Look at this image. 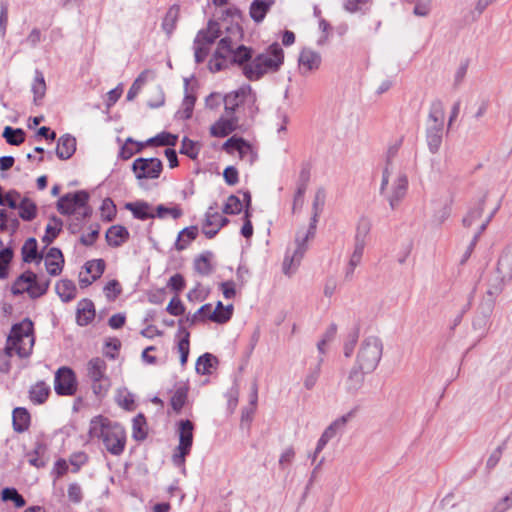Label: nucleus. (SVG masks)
<instances>
[{"instance_id":"46","label":"nucleus","mask_w":512,"mask_h":512,"mask_svg":"<svg viewBox=\"0 0 512 512\" xmlns=\"http://www.w3.org/2000/svg\"><path fill=\"white\" fill-rule=\"evenodd\" d=\"M185 86H188V81L185 80ZM196 98L194 95L186 91L182 101L181 108L177 111L176 116L180 119H189L192 116Z\"/></svg>"},{"instance_id":"21","label":"nucleus","mask_w":512,"mask_h":512,"mask_svg":"<svg viewBox=\"0 0 512 512\" xmlns=\"http://www.w3.org/2000/svg\"><path fill=\"white\" fill-rule=\"evenodd\" d=\"M321 61V55L318 52L310 48H304L300 52L298 59L299 69L302 74H307L308 72L319 69Z\"/></svg>"},{"instance_id":"55","label":"nucleus","mask_w":512,"mask_h":512,"mask_svg":"<svg viewBox=\"0 0 512 512\" xmlns=\"http://www.w3.org/2000/svg\"><path fill=\"white\" fill-rule=\"evenodd\" d=\"M85 270L88 275L97 280L105 270V262L102 259L88 261L85 264Z\"/></svg>"},{"instance_id":"15","label":"nucleus","mask_w":512,"mask_h":512,"mask_svg":"<svg viewBox=\"0 0 512 512\" xmlns=\"http://www.w3.org/2000/svg\"><path fill=\"white\" fill-rule=\"evenodd\" d=\"M222 149L229 155H237L241 161L248 165H252L257 159V152L253 146L241 137H230L222 145Z\"/></svg>"},{"instance_id":"38","label":"nucleus","mask_w":512,"mask_h":512,"mask_svg":"<svg viewBox=\"0 0 512 512\" xmlns=\"http://www.w3.org/2000/svg\"><path fill=\"white\" fill-rule=\"evenodd\" d=\"M371 226L372 223L369 218L365 216L360 217L356 225L354 242L367 245Z\"/></svg>"},{"instance_id":"31","label":"nucleus","mask_w":512,"mask_h":512,"mask_svg":"<svg viewBox=\"0 0 512 512\" xmlns=\"http://www.w3.org/2000/svg\"><path fill=\"white\" fill-rule=\"evenodd\" d=\"M177 338V349L180 354V363L181 365H185L189 355V347H190V333L187 329L180 327L176 334Z\"/></svg>"},{"instance_id":"30","label":"nucleus","mask_w":512,"mask_h":512,"mask_svg":"<svg viewBox=\"0 0 512 512\" xmlns=\"http://www.w3.org/2000/svg\"><path fill=\"white\" fill-rule=\"evenodd\" d=\"M13 429L18 433L25 432L30 425V414L23 407H17L12 413Z\"/></svg>"},{"instance_id":"54","label":"nucleus","mask_w":512,"mask_h":512,"mask_svg":"<svg viewBox=\"0 0 512 512\" xmlns=\"http://www.w3.org/2000/svg\"><path fill=\"white\" fill-rule=\"evenodd\" d=\"M1 499L3 501H12L17 508H21L25 505V499L18 493L15 488H4L1 491Z\"/></svg>"},{"instance_id":"13","label":"nucleus","mask_w":512,"mask_h":512,"mask_svg":"<svg viewBox=\"0 0 512 512\" xmlns=\"http://www.w3.org/2000/svg\"><path fill=\"white\" fill-rule=\"evenodd\" d=\"M194 425L190 420H181L178 423L179 444L172 456L174 465L184 466L185 458L190 453L193 444Z\"/></svg>"},{"instance_id":"50","label":"nucleus","mask_w":512,"mask_h":512,"mask_svg":"<svg viewBox=\"0 0 512 512\" xmlns=\"http://www.w3.org/2000/svg\"><path fill=\"white\" fill-rule=\"evenodd\" d=\"M144 148V144L136 142L132 138H127L120 149V157L124 160L131 158L135 153H139Z\"/></svg>"},{"instance_id":"40","label":"nucleus","mask_w":512,"mask_h":512,"mask_svg":"<svg viewBox=\"0 0 512 512\" xmlns=\"http://www.w3.org/2000/svg\"><path fill=\"white\" fill-rule=\"evenodd\" d=\"M198 229L195 226L186 227L181 230L175 242V248L179 251L184 250L196 238Z\"/></svg>"},{"instance_id":"43","label":"nucleus","mask_w":512,"mask_h":512,"mask_svg":"<svg viewBox=\"0 0 512 512\" xmlns=\"http://www.w3.org/2000/svg\"><path fill=\"white\" fill-rule=\"evenodd\" d=\"M50 388L44 382L33 385L29 391V398L34 404H42L48 398Z\"/></svg>"},{"instance_id":"26","label":"nucleus","mask_w":512,"mask_h":512,"mask_svg":"<svg viewBox=\"0 0 512 512\" xmlns=\"http://www.w3.org/2000/svg\"><path fill=\"white\" fill-rule=\"evenodd\" d=\"M76 150V139L69 135H63L58 139L56 154L60 159H69Z\"/></svg>"},{"instance_id":"37","label":"nucleus","mask_w":512,"mask_h":512,"mask_svg":"<svg viewBox=\"0 0 512 512\" xmlns=\"http://www.w3.org/2000/svg\"><path fill=\"white\" fill-rule=\"evenodd\" d=\"M154 78V72L151 70H144L135 79L130 89L127 92V100H133L141 91L143 86L151 79Z\"/></svg>"},{"instance_id":"49","label":"nucleus","mask_w":512,"mask_h":512,"mask_svg":"<svg viewBox=\"0 0 512 512\" xmlns=\"http://www.w3.org/2000/svg\"><path fill=\"white\" fill-rule=\"evenodd\" d=\"M2 136L10 145H20L25 140V132L20 128H12L6 126L3 130Z\"/></svg>"},{"instance_id":"24","label":"nucleus","mask_w":512,"mask_h":512,"mask_svg":"<svg viewBox=\"0 0 512 512\" xmlns=\"http://www.w3.org/2000/svg\"><path fill=\"white\" fill-rule=\"evenodd\" d=\"M356 410H350L344 415L336 418L330 423L328 427L323 431L330 440L335 438L337 435L342 434L345 430L347 423L354 417Z\"/></svg>"},{"instance_id":"16","label":"nucleus","mask_w":512,"mask_h":512,"mask_svg":"<svg viewBox=\"0 0 512 512\" xmlns=\"http://www.w3.org/2000/svg\"><path fill=\"white\" fill-rule=\"evenodd\" d=\"M233 305H223L221 301H218L216 306L208 303L199 308V310L193 315L192 322H194L198 315L209 319L212 322L223 324L230 320L233 314Z\"/></svg>"},{"instance_id":"7","label":"nucleus","mask_w":512,"mask_h":512,"mask_svg":"<svg viewBox=\"0 0 512 512\" xmlns=\"http://www.w3.org/2000/svg\"><path fill=\"white\" fill-rule=\"evenodd\" d=\"M33 346V323L25 319L12 327L5 351L8 356L17 355L23 358L31 354Z\"/></svg>"},{"instance_id":"44","label":"nucleus","mask_w":512,"mask_h":512,"mask_svg":"<svg viewBox=\"0 0 512 512\" xmlns=\"http://www.w3.org/2000/svg\"><path fill=\"white\" fill-rule=\"evenodd\" d=\"M216 364V357L209 353H205L197 359L195 369L199 374L208 375L212 373Z\"/></svg>"},{"instance_id":"6","label":"nucleus","mask_w":512,"mask_h":512,"mask_svg":"<svg viewBox=\"0 0 512 512\" xmlns=\"http://www.w3.org/2000/svg\"><path fill=\"white\" fill-rule=\"evenodd\" d=\"M257 96L251 86L244 84L224 95V109L227 115L238 112L237 116L253 118L257 112Z\"/></svg>"},{"instance_id":"32","label":"nucleus","mask_w":512,"mask_h":512,"mask_svg":"<svg viewBox=\"0 0 512 512\" xmlns=\"http://www.w3.org/2000/svg\"><path fill=\"white\" fill-rule=\"evenodd\" d=\"M22 259L26 263H39L42 256L38 253V244L35 238H29L25 241L21 249Z\"/></svg>"},{"instance_id":"17","label":"nucleus","mask_w":512,"mask_h":512,"mask_svg":"<svg viewBox=\"0 0 512 512\" xmlns=\"http://www.w3.org/2000/svg\"><path fill=\"white\" fill-rule=\"evenodd\" d=\"M500 283L488 290L490 295H498L503 287L512 279V244L502 252L497 265Z\"/></svg>"},{"instance_id":"19","label":"nucleus","mask_w":512,"mask_h":512,"mask_svg":"<svg viewBox=\"0 0 512 512\" xmlns=\"http://www.w3.org/2000/svg\"><path fill=\"white\" fill-rule=\"evenodd\" d=\"M228 220L224 218L214 207L210 206L205 213L202 231L208 238H213Z\"/></svg>"},{"instance_id":"53","label":"nucleus","mask_w":512,"mask_h":512,"mask_svg":"<svg viewBox=\"0 0 512 512\" xmlns=\"http://www.w3.org/2000/svg\"><path fill=\"white\" fill-rule=\"evenodd\" d=\"M188 389L181 386L175 390L171 397V406L174 411L179 412L186 403Z\"/></svg>"},{"instance_id":"11","label":"nucleus","mask_w":512,"mask_h":512,"mask_svg":"<svg viewBox=\"0 0 512 512\" xmlns=\"http://www.w3.org/2000/svg\"><path fill=\"white\" fill-rule=\"evenodd\" d=\"M163 164L158 158H136L132 163V171L140 186L146 181L158 179L162 173Z\"/></svg>"},{"instance_id":"22","label":"nucleus","mask_w":512,"mask_h":512,"mask_svg":"<svg viewBox=\"0 0 512 512\" xmlns=\"http://www.w3.org/2000/svg\"><path fill=\"white\" fill-rule=\"evenodd\" d=\"M44 264L49 275H59L62 272L64 265L62 252L58 248H50L44 256Z\"/></svg>"},{"instance_id":"10","label":"nucleus","mask_w":512,"mask_h":512,"mask_svg":"<svg viewBox=\"0 0 512 512\" xmlns=\"http://www.w3.org/2000/svg\"><path fill=\"white\" fill-rule=\"evenodd\" d=\"M87 376L92 383L93 392L97 396H103L110 387V381L106 376L107 365L100 357L92 358L87 363Z\"/></svg>"},{"instance_id":"47","label":"nucleus","mask_w":512,"mask_h":512,"mask_svg":"<svg viewBox=\"0 0 512 512\" xmlns=\"http://www.w3.org/2000/svg\"><path fill=\"white\" fill-rule=\"evenodd\" d=\"M63 226V222L61 219L57 217H52L49 219V222L46 226L45 235L43 236V242L46 244H50L53 240L58 236Z\"/></svg>"},{"instance_id":"59","label":"nucleus","mask_w":512,"mask_h":512,"mask_svg":"<svg viewBox=\"0 0 512 512\" xmlns=\"http://www.w3.org/2000/svg\"><path fill=\"white\" fill-rule=\"evenodd\" d=\"M295 449L292 446H288L281 452L278 460L279 467L284 470L292 464L295 458Z\"/></svg>"},{"instance_id":"34","label":"nucleus","mask_w":512,"mask_h":512,"mask_svg":"<svg viewBox=\"0 0 512 512\" xmlns=\"http://www.w3.org/2000/svg\"><path fill=\"white\" fill-rule=\"evenodd\" d=\"M365 247L366 245L364 244L354 242L353 251L350 255L349 262L345 270L346 279L352 278L356 267L361 263Z\"/></svg>"},{"instance_id":"1","label":"nucleus","mask_w":512,"mask_h":512,"mask_svg":"<svg viewBox=\"0 0 512 512\" xmlns=\"http://www.w3.org/2000/svg\"><path fill=\"white\" fill-rule=\"evenodd\" d=\"M326 194L323 188H319L314 196L312 204V216L307 228L299 229L295 240L291 243L285 253L282 264V271L286 276H292L297 271L307 249L308 241L315 235L318 218L325 205Z\"/></svg>"},{"instance_id":"41","label":"nucleus","mask_w":512,"mask_h":512,"mask_svg":"<svg viewBox=\"0 0 512 512\" xmlns=\"http://www.w3.org/2000/svg\"><path fill=\"white\" fill-rule=\"evenodd\" d=\"M32 93L34 95V103L38 104L45 95L46 92V82L44 75L41 71L36 70L34 73V79L31 86Z\"/></svg>"},{"instance_id":"56","label":"nucleus","mask_w":512,"mask_h":512,"mask_svg":"<svg viewBox=\"0 0 512 512\" xmlns=\"http://www.w3.org/2000/svg\"><path fill=\"white\" fill-rule=\"evenodd\" d=\"M199 145L193 140L184 137L182 139L180 153L188 156L191 159H196L199 154Z\"/></svg>"},{"instance_id":"45","label":"nucleus","mask_w":512,"mask_h":512,"mask_svg":"<svg viewBox=\"0 0 512 512\" xmlns=\"http://www.w3.org/2000/svg\"><path fill=\"white\" fill-rule=\"evenodd\" d=\"M445 112L440 101L433 102L430 108L427 125L444 126Z\"/></svg>"},{"instance_id":"57","label":"nucleus","mask_w":512,"mask_h":512,"mask_svg":"<svg viewBox=\"0 0 512 512\" xmlns=\"http://www.w3.org/2000/svg\"><path fill=\"white\" fill-rule=\"evenodd\" d=\"M13 257L12 251L5 248L0 251V279L8 277V266Z\"/></svg>"},{"instance_id":"62","label":"nucleus","mask_w":512,"mask_h":512,"mask_svg":"<svg viewBox=\"0 0 512 512\" xmlns=\"http://www.w3.org/2000/svg\"><path fill=\"white\" fill-rule=\"evenodd\" d=\"M49 443L45 436L39 437L36 442L33 451L36 455L43 457L44 459H47L49 461Z\"/></svg>"},{"instance_id":"5","label":"nucleus","mask_w":512,"mask_h":512,"mask_svg":"<svg viewBox=\"0 0 512 512\" xmlns=\"http://www.w3.org/2000/svg\"><path fill=\"white\" fill-rule=\"evenodd\" d=\"M284 52L278 43L257 55L253 60H247L242 64V72L249 80H258L269 72L277 71L283 64Z\"/></svg>"},{"instance_id":"23","label":"nucleus","mask_w":512,"mask_h":512,"mask_svg":"<svg viewBox=\"0 0 512 512\" xmlns=\"http://www.w3.org/2000/svg\"><path fill=\"white\" fill-rule=\"evenodd\" d=\"M365 373L357 366L349 372L344 381V389L348 394L356 395L361 391L364 386Z\"/></svg>"},{"instance_id":"52","label":"nucleus","mask_w":512,"mask_h":512,"mask_svg":"<svg viewBox=\"0 0 512 512\" xmlns=\"http://www.w3.org/2000/svg\"><path fill=\"white\" fill-rule=\"evenodd\" d=\"M178 140V136L168 133V132H162L155 137L150 138L147 141V144L149 145H156V146H174Z\"/></svg>"},{"instance_id":"51","label":"nucleus","mask_w":512,"mask_h":512,"mask_svg":"<svg viewBox=\"0 0 512 512\" xmlns=\"http://www.w3.org/2000/svg\"><path fill=\"white\" fill-rule=\"evenodd\" d=\"M183 215L182 209L178 205L166 207L165 205H158L155 207V218L165 219L171 217L172 219H178Z\"/></svg>"},{"instance_id":"64","label":"nucleus","mask_w":512,"mask_h":512,"mask_svg":"<svg viewBox=\"0 0 512 512\" xmlns=\"http://www.w3.org/2000/svg\"><path fill=\"white\" fill-rule=\"evenodd\" d=\"M166 310L173 316H179L184 313V306L178 297H174L170 300Z\"/></svg>"},{"instance_id":"8","label":"nucleus","mask_w":512,"mask_h":512,"mask_svg":"<svg viewBox=\"0 0 512 512\" xmlns=\"http://www.w3.org/2000/svg\"><path fill=\"white\" fill-rule=\"evenodd\" d=\"M383 354V343L376 336H368L364 338L359 346L356 358V365L363 372H373Z\"/></svg>"},{"instance_id":"12","label":"nucleus","mask_w":512,"mask_h":512,"mask_svg":"<svg viewBox=\"0 0 512 512\" xmlns=\"http://www.w3.org/2000/svg\"><path fill=\"white\" fill-rule=\"evenodd\" d=\"M221 35L219 24L209 21L207 28L198 32L194 40V57L197 63L203 62L209 52L210 45Z\"/></svg>"},{"instance_id":"33","label":"nucleus","mask_w":512,"mask_h":512,"mask_svg":"<svg viewBox=\"0 0 512 512\" xmlns=\"http://www.w3.org/2000/svg\"><path fill=\"white\" fill-rule=\"evenodd\" d=\"M273 4L274 0H253L250 5L251 18L257 23L261 22Z\"/></svg>"},{"instance_id":"63","label":"nucleus","mask_w":512,"mask_h":512,"mask_svg":"<svg viewBox=\"0 0 512 512\" xmlns=\"http://www.w3.org/2000/svg\"><path fill=\"white\" fill-rule=\"evenodd\" d=\"M120 292V284L116 280L109 281L104 287V293L108 300H114Z\"/></svg>"},{"instance_id":"14","label":"nucleus","mask_w":512,"mask_h":512,"mask_svg":"<svg viewBox=\"0 0 512 512\" xmlns=\"http://www.w3.org/2000/svg\"><path fill=\"white\" fill-rule=\"evenodd\" d=\"M88 194L85 191H77L68 193L59 198L57 209L63 215H86Z\"/></svg>"},{"instance_id":"48","label":"nucleus","mask_w":512,"mask_h":512,"mask_svg":"<svg viewBox=\"0 0 512 512\" xmlns=\"http://www.w3.org/2000/svg\"><path fill=\"white\" fill-rule=\"evenodd\" d=\"M484 212V201L481 200L474 207L470 208L467 214L464 216L462 222L463 225L467 228L472 227L476 222H478Z\"/></svg>"},{"instance_id":"25","label":"nucleus","mask_w":512,"mask_h":512,"mask_svg":"<svg viewBox=\"0 0 512 512\" xmlns=\"http://www.w3.org/2000/svg\"><path fill=\"white\" fill-rule=\"evenodd\" d=\"M243 202H245L246 210L251 203V196L249 192L243 193V200H241L238 196L231 195L227 198L226 203L223 208V212L226 214H237L240 213L244 207Z\"/></svg>"},{"instance_id":"18","label":"nucleus","mask_w":512,"mask_h":512,"mask_svg":"<svg viewBox=\"0 0 512 512\" xmlns=\"http://www.w3.org/2000/svg\"><path fill=\"white\" fill-rule=\"evenodd\" d=\"M54 388L59 395H74L77 390V382L73 370L68 367L59 368L55 374Z\"/></svg>"},{"instance_id":"3","label":"nucleus","mask_w":512,"mask_h":512,"mask_svg":"<svg viewBox=\"0 0 512 512\" xmlns=\"http://www.w3.org/2000/svg\"><path fill=\"white\" fill-rule=\"evenodd\" d=\"M91 439L101 441L106 450L113 455H120L126 445V433L117 422L106 417L97 416L91 419L89 425Z\"/></svg>"},{"instance_id":"27","label":"nucleus","mask_w":512,"mask_h":512,"mask_svg":"<svg viewBox=\"0 0 512 512\" xmlns=\"http://www.w3.org/2000/svg\"><path fill=\"white\" fill-rule=\"evenodd\" d=\"M126 208L130 210L133 216L140 220L155 218V208L147 202L138 201L128 203Z\"/></svg>"},{"instance_id":"9","label":"nucleus","mask_w":512,"mask_h":512,"mask_svg":"<svg viewBox=\"0 0 512 512\" xmlns=\"http://www.w3.org/2000/svg\"><path fill=\"white\" fill-rule=\"evenodd\" d=\"M50 285V280L44 277H38L33 272H25L20 275L11 286V292L14 295L28 293L35 299L43 296Z\"/></svg>"},{"instance_id":"2","label":"nucleus","mask_w":512,"mask_h":512,"mask_svg":"<svg viewBox=\"0 0 512 512\" xmlns=\"http://www.w3.org/2000/svg\"><path fill=\"white\" fill-rule=\"evenodd\" d=\"M243 32L238 24L227 27L225 35L220 39L213 57L209 60L208 67L211 72H218L226 67L228 62L242 66L245 61L251 59L252 52L241 44Z\"/></svg>"},{"instance_id":"60","label":"nucleus","mask_w":512,"mask_h":512,"mask_svg":"<svg viewBox=\"0 0 512 512\" xmlns=\"http://www.w3.org/2000/svg\"><path fill=\"white\" fill-rule=\"evenodd\" d=\"M116 400L120 406L125 409H131L134 404L133 395L126 389H120L117 392Z\"/></svg>"},{"instance_id":"35","label":"nucleus","mask_w":512,"mask_h":512,"mask_svg":"<svg viewBox=\"0 0 512 512\" xmlns=\"http://www.w3.org/2000/svg\"><path fill=\"white\" fill-rule=\"evenodd\" d=\"M444 126L427 125V143L429 150L436 153L442 143Z\"/></svg>"},{"instance_id":"58","label":"nucleus","mask_w":512,"mask_h":512,"mask_svg":"<svg viewBox=\"0 0 512 512\" xmlns=\"http://www.w3.org/2000/svg\"><path fill=\"white\" fill-rule=\"evenodd\" d=\"M133 437L137 440H142L146 436L145 432V418L139 414L133 419Z\"/></svg>"},{"instance_id":"29","label":"nucleus","mask_w":512,"mask_h":512,"mask_svg":"<svg viewBox=\"0 0 512 512\" xmlns=\"http://www.w3.org/2000/svg\"><path fill=\"white\" fill-rule=\"evenodd\" d=\"M129 237L128 230L120 225L110 227L106 232V239L110 246L118 247L125 243Z\"/></svg>"},{"instance_id":"4","label":"nucleus","mask_w":512,"mask_h":512,"mask_svg":"<svg viewBox=\"0 0 512 512\" xmlns=\"http://www.w3.org/2000/svg\"><path fill=\"white\" fill-rule=\"evenodd\" d=\"M407 189L406 172L399 163L389 160L382 174L380 193L386 198L392 210L399 206Z\"/></svg>"},{"instance_id":"61","label":"nucleus","mask_w":512,"mask_h":512,"mask_svg":"<svg viewBox=\"0 0 512 512\" xmlns=\"http://www.w3.org/2000/svg\"><path fill=\"white\" fill-rule=\"evenodd\" d=\"M512 508V490L495 502L492 512H506Z\"/></svg>"},{"instance_id":"36","label":"nucleus","mask_w":512,"mask_h":512,"mask_svg":"<svg viewBox=\"0 0 512 512\" xmlns=\"http://www.w3.org/2000/svg\"><path fill=\"white\" fill-rule=\"evenodd\" d=\"M16 209L19 210V217L23 221H32L36 217L38 210L36 203L28 197H23Z\"/></svg>"},{"instance_id":"20","label":"nucleus","mask_w":512,"mask_h":512,"mask_svg":"<svg viewBox=\"0 0 512 512\" xmlns=\"http://www.w3.org/2000/svg\"><path fill=\"white\" fill-rule=\"evenodd\" d=\"M239 121L240 116L225 113L210 127V134L213 137H226L236 130Z\"/></svg>"},{"instance_id":"39","label":"nucleus","mask_w":512,"mask_h":512,"mask_svg":"<svg viewBox=\"0 0 512 512\" xmlns=\"http://www.w3.org/2000/svg\"><path fill=\"white\" fill-rule=\"evenodd\" d=\"M56 293L63 302H69L76 296V286L70 280H60L56 283Z\"/></svg>"},{"instance_id":"28","label":"nucleus","mask_w":512,"mask_h":512,"mask_svg":"<svg viewBox=\"0 0 512 512\" xmlns=\"http://www.w3.org/2000/svg\"><path fill=\"white\" fill-rule=\"evenodd\" d=\"M95 317V309L92 301L84 299L79 302L77 308V323L81 326L88 325Z\"/></svg>"},{"instance_id":"42","label":"nucleus","mask_w":512,"mask_h":512,"mask_svg":"<svg viewBox=\"0 0 512 512\" xmlns=\"http://www.w3.org/2000/svg\"><path fill=\"white\" fill-rule=\"evenodd\" d=\"M180 15V7L178 5L171 6L162 22V28L167 35H171L174 31Z\"/></svg>"}]
</instances>
